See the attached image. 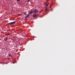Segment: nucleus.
Here are the masks:
<instances>
[{"label":"nucleus","instance_id":"f257e3e1","mask_svg":"<svg viewBox=\"0 0 75 75\" xmlns=\"http://www.w3.org/2000/svg\"><path fill=\"white\" fill-rule=\"evenodd\" d=\"M38 10L37 9H35L34 11V13L35 14L38 13Z\"/></svg>","mask_w":75,"mask_h":75},{"label":"nucleus","instance_id":"f03ea898","mask_svg":"<svg viewBox=\"0 0 75 75\" xmlns=\"http://www.w3.org/2000/svg\"><path fill=\"white\" fill-rule=\"evenodd\" d=\"M16 22V21L13 22H12L9 23V24L12 25V24H15Z\"/></svg>","mask_w":75,"mask_h":75},{"label":"nucleus","instance_id":"7ed1b4c3","mask_svg":"<svg viewBox=\"0 0 75 75\" xmlns=\"http://www.w3.org/2000/svg\"><path fill=\"white\" fill-rule=\"evenodd\" d=\"M27 16H25V18H28V17L30 16V15L29 14H27Z\"/></svg>","mask_w":75,"mask_h":75},{"label":"nucleus","instance_id":"20e7f679","mask_svg":"<svg viewBox=\"0 0 75 75\" xmlns=\"http://www.w3.org/2000/svg\"><path fill=\"white\" fill-rule=\"evenodd\" d=\"M37 16V15L34 14L33 15V17L34 18L36 17Z\"/></svg>","mask_w":75,"mask_h":75},{"label":"nucleus","instance_id":"39448f33","mask_svg":"<svg viewBox=\"0 0 75 75\" xmlns=\"http://www.w3.org/2000/svg\"><path fill=\"white\" fill-rule=\"evenodd\" d=\"M4 40H5V41L7 40H8L7 38H4Z\"/></svg>","mask_w":75,"mask_h":75},{"label":"nucleus","instance_id":"423d86ee","mask_svg":"<svg viewBox=\"0 0 75 75\" xmlns=\"http://www.w3.org/2000/svg\"><path fill=\"white\" fill-rule=\"evenodd\" d=\"M33 12V11H31V12H30L29 13V14H32Z\"/></svg>","mask_w":75,"mask_h":75},{"label":"nucleus","instance_id":"0eeeda50","mask_svg":"<svg viewBox=\"0 0 75 75\" xmlns=\"http://www.w3.org/2000/svg\"><path fill=\"white\" fill-rule=\"evenodd\" d=\"M48 4H46L45 5H46V6H48Z\"/></svg>","mask_w":75,"mask_h":75},{"label":"nucleus","instance_id":"6e6552de","mask_svg":"<svg viewBox=\"0 0 75 75\" xmlns=\"http://www.w3.org/2000/svg\"><path fill=\"white\" fill-rule=\"evenodd\" d=\"M11 54H9V55H8V56L9 57H11Z\"/></svg>","mask_w":75,"mask_h":75},{"label":"nucleus","instance_id":"1a4fd4ad","mask_svg":"<svg viewBox=\"0 0 75 75\" xmlns=\"http://www.w3.org/2000/svg\"><path fill=\"white\" fill-rule=\"evenodd\" d=\"M24 15H26V13L25 12L24 13Z\"/></svg>","mask_w":75,"mask_h":75},{"label":"nucleus","instance_id":"9d476101","mask_svg":"<svg viewBox=\"0 0 75 75\" xmlns=\"http://www.w3.org/2000/svg\"><path fill=\"white\" fill-rule=\"evenodd\" d=\"M46 11H47L48 10V9H46Z\"/></svg>","mask_w":75,"mask_h":75},{"label":"nucleus","instance_id":"9b49d317","mask_svg":"<svg viewBox=\"0 0 75 75\" xmlns=\"http://www.w3.org/2000/svg\"><path fill=\"white\" fill-rule=\"evenodd\" d=\"M30 0H28V1H27V2H29Z\"/></svg>","mask_w":75,"mask_h":75},{"label":"nucleus","instance_id":"f8f14e48","mask_svg":"<svg viewBox=\"0 0 75 75\" xmlns=\"http://www.w3.org/2000/svg\"><path fill=\"white\" fill-rule=\"evenodd\" d=\"M20 0H17V2H18V1H19Z\"/></svg>","mask_w":75,"mask_h":75},{"label":"nucleus","instance_id":"ddd939ff","mask_svg":"<svg viewBox=\"0 0 75 75\" xmlns=\"http://www.w3.org/2000/svg\"><path fill=\"white\" fill-rule=\"evenodd\" d=\"M51 10H52V9Z\"/></svg>","mask_w":75,"mask_h":75}]
</instances>
